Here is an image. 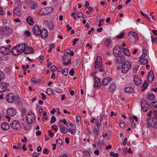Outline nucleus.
<instances>
[{"label": "nucleus", "instance_id": "obj_49", "mask_svg": "<svg viewBox=\"0 0 157 157\" xmlns=\"http://www.w3.org/2000/svg\"><path fill=\"white\" fill-rule=\"evenodd\" d=\"M56 121V118L54 116H52L51 117V120L50 121V123H54Z\"/></svg>", "mask_w": 157, "mask_h": 157}, {"label": "nucleus", "instance_id": "obj_24", "mask_svg": "<svg viewBox=\"0 0 157 157\" xmlns=\"http://www.w3.org/2000/svg\"><path fill=\"white\" fill-rule=\"evenodd\" d=\"M53 90L54 91L56 92H57L60 93L62 92V90L58 87V85L56 84L54 85H53Z\"/></svg>", "mask_w": 157, "mask_h": 157}, {"label": "nucleus", "instance_id": "obj_37", "mask_svg": "<svg viewBox=\"0 0 157 157\" xmlns=\"http://www.w3.org/2000/svg\"><path fill=\"white\" fill-rule=\"evenodd\" d=\"M111 43V41L110 40L107 39L104 43V45L106 47H108L109 46Z\"/></svg>", "mask_w": 157, "mask_h": 157}, {"label": "nucleus", "instance_id": "obj_50", "mask_svg": "<svg viewBox=\"0 0 157 157\" xmlns=\"http://www.w3.org/2000/svg\"><path fill=\"white\" fill-rule=\"evenodd\" d=\"M25 34L26 35V37H29L31 36V33L28 30H26Z\"/></svg>", "mask_w": 157, "mask_h": 157}, {"label": "nucleus", "instance_id": "obj_10", "mask_svg": "<svg viewBox=\"0 0 157 157\" xmlns=\"http://www.w3.org/2000/svg\"><path fill=\"white\" fill-rule=\"evenodd\" d=\"M12 54L14 56H17L21 53L17 45L13 48L11 51Z\"/></svg>", "mask_w": 157, "mask_h": 157}, {"label": "nucleus", "instance_id": "obj_19", "mask_svg": "<svg viewBox=\"0 0 157 157\" xmlns=\"http://www.w3.org/2000/svg\"><path fill=\"white\" fill-rule=\"evenodd\" d=\"M94 87L98 88L100 87L101 85L100 79L97 77H95L94 78Z\"/></svg>", "mask_w": 157, "mask_h": 157}, {"label": "nucleus", "instance_id": "obj_64", "mask_svg": "<svg viewBox=\"0 0 157 157\" xmlns=\"http://www.w3.org/2000/svg\"><path fill=\"white\" fill-rule=\"evenodd\" d=\"M67 157V155L66 154H63L61 155H58L56 156V157Z\"/></svg>", "mask_w": 157, "mask_h": 157}, {"label": "nucleus", "instance_id": "obj_23", "mask_svg": "<svg viewBox=\"0 0 157 157\" xmlns=\"http://www.w3.org/2000/svg\"><path fill=\"white\" fill-rule=\"evenodd\" d=\"M139 58L140 59L139 61L142 64H146L148 62V60L146 58H143V57L142 58V56L139 57Z\"/></svg>", "mask_w": 157, "mask_h": 157}, {"label": "nucleus", "instance_id": "obj_36", "mask_svg": "<svg viewBox=\"0 0 157 157\" xmlns=\"http://www.w3.org/2000/svg\"><path fill=\"white\" fill-rule=\"evenodd\" d=\"M46 92L49 95H52L54 94V92L51 89L48 88L47 89Z\"/></svg>", "mask_w": 157, "mask_h": 157}, {"label": "nucleus", "instance_id": "obj_42", "mask_svg": "<svg viewBox=\"0 0 157 157\" xmlns=\"http://www.w3.org/2000/svg\"><path fill=\"white\" fill-rule=\"evenodd\" d=\"M119 57V58L120 59V61L121 63H123L124 61L125 58L124 56H120Z\"/></svg>", "mask_w": 157, "mask_h": 157}, {"label": "nucleus", "instance_id": "obj_38", "mask_svg": "<svg viewBox=\"0 0 157 157\" xmlns=\"http://www.w3.org/2000/svg\"><path fill=\"white\" fill-rule=\"evenodd\" d=\"M56 143L57 144L59 145V146H60L62 144L63 141L61 139H58L56 140Z\"/></svg>", "mask_w": 157, "mask_h": 157}, {"label": "nucleus", "instance_id": "obj_14", "mask_svg": "<svg viewBox=\"0 0 157 157\" xmlns=\"http://www.w3.org/2000/svg\"><path fill=\"white\" fill-rule=\"evenodd\" d=\"M17 46L21 53L23 52L25 54H27V53H28V52H27V51H25V49L27 46V45L25 44H21L17 45Z\"/></svg>", "mask_w": 157, "mask_h": 157}, {"label": "nucleus", "instance_id": "obj_51", "mask_svg": "<svg viewBox=\"0 0 157 157\" xmlns=\"http://www.w3.org/2000/svg\"><path fill=\"white\" fill-rule=\"evenodd\" d=\"M101 120H100L99 121H96V126H95V127H99V126H100L101 125Z\"/></svg>", "mask_w": 157, "mask_h": 157}, {"label": "nucleus", "instance_id": "obj_6", "mask_svg": "<svg viewBox=\"0 0 157 157\" xmlns=\"http://www.w3.org/2000/svg\"><path fill=\"white\" fill-rule=\"evenodd\" d=\"M10 125L11 128L15 130H19L21 128L20 123L17 121H13Z\"/></svg>", "mask_w": 157, "mask_h": 157}, {"label": "nucleus", "instance_id": "obj_3", "mask_svg": "<svg viewBox=\"0 0 157 157\" xmlns=\"http://www.w3.org/2000/svg\"><path fill=\"white\" fill-rule=\"evenodd\" d=\"M147 123L152 128H157V118L156 117H152L147 119Z\"/></svg>", "mask_w": 157, "mask_h": 157}, {"label": "nucleus", "instance_id": "obj_34", "mask_svg": "<svg viewBox=\"0 0 157 157\" xmlns=\"http://www.w3.org/2000/svg\"><path fill=\"white\" fill-rule=\"evenodd\" d=\"M124 50V53L127 56H129L130 55L129 50L127 48H123Z\"/></svg>", "mask_w": 157, "mask_h": 157}, {"label": "nucleus", "instance_id": "obj_35", "mask_svg": "<svg viewBox=\"0 0 157 157\" xmlns=\"http://www.w3.org/2000/svg\"><path fill=\"white\" fill-rule=\"evenodd\" d=\"M141 107H144L146 106H149L145 101L144 99H142L141 100Z\"/></svg>", "mask_w": 157, "mask_h": 157}, {"label": "nucleus", "instance_id": "obj_40", "mask_svg": "<svg viewBox=\"0 0 157 157\" xmlns=\"http://www.w3.org/2000/svg\"><path fill=\"white\" fill-rule=\"evenodd\" d=\"M125 35L124 33H122L121 35L116 36V38L117 39H121L124 38Z\"/></svg>", "mask_w": 157, "mask_h": 157}, {"label": "nucleus", "instance_id": "obj_25", "mask_svg": "<svg viewBox=\"0 0 157 157\" xmlns=\"http://www.w3.org/2000/svg\"><path fill=\"white\" fill-rule=\"evenodd\" d=\"M26 20L28 24L30 25H33L34 24L33 18L30 16H29L26 18Z\"/></svg>", "mask_w": 157, "mask_h": 157}, {"label": "nucleus", "instance_id": "obj_46", "mask_svg": "<svg viewBox=\"0 0 157 157\" xmlns=\"http://www.w3.org/2000/svg\"><path fill=\"white\" fill-rule=\"evenodd\" d=\"M31 7L32 9L35 10L37 8L38 6L35 3H33V4H32L31 6Z\"/></svg>", "mask_w": 157, "mask_h": 157}, {"label": "nucleus", "instance_id": "obj_8", "mask_svg": "<svg viewBox=\"0 0 157 157\" xmlns=\"http://www.w3.org/2000/svg\"><path fill=\"white\" fill-rule=\"evenodd\" d=\"M121 48L118 45L116 46L113 48V54L116 57H118L121 53L120 50Z\"/></svg>", "mask_w": 157, "mask_h": 157}, {"label": "nucleus", "instance_id": "obj_27", "mask_svg": "<svg viewBox=\"0 0 157 157\" xmlns=\"http://www.w3.org/2000/svg\"><path fill=\"white\" fill-rule=\"evenodd\" d=\"M38 14L41 16H43L47 15L45 8H42L38 12Z\"/></svg>", "mask_w": 157, "mask_h": 157}, {"label": "nucleus", "instance_id": "obj_52", "mask_svg": "<svg viewBox=\"0 0 157 157\" xmlns=\"http://www.w3.org/2000/svg\"><path fill=\"white\" fill-rule=\"evenodd\" d=\"M120 125L121 128H123L124 127L125 124L122 121H120Z\"/></svg>", "mask_w": 157, "mask_h": 157}, {"label": "nucleus", "instance_id": "obj_2", "mask_svg": "<svg viewBox=\"0 0 157 157\" xmlns=\"http://www.w3.org/2000/svg\"><path fill=\"white\" fill-rule=\"evenodd\" d=\"M128 39L132 43H136L139 40L137 34L134 32H131L128 33Z\"/></svg>", "mask_w": 157, "mask_h": 157}, {"label": "nucleus", "instance_id": "obj_15", "mask_svg": "<svg viewBox=\"0 0 157 157\" xmlns=\"http://www.w3.org/2000/svg\"><path fill=\"white\" fill-rule=\"evenodd\" d=\"M7 113L9 116L13 117L16 115V111L14 109L10 107L7 109Z\"/></svg>", "mask_w": 157, "mask_h": 157}, {"label": "nucleus", "instance_id": "obj_21", "mask_svg": "<svg viewBox=\"0 0 157 157\" xmlns=\"http://www.w3.org/2000/svg\"><path fill=\"white\" fill-rule=\"evenodd\" d=\"M40 36L42 38H46L48 36V33L45 29H43L40 31Z\"/></svg>", "mask_w": 157, "mask_h": 157}, {"label": "nucleus", "instance_id": "obj_18", "mask_svg": "<svg viewBox=\"0 0 157 157\" xmlns=\"http://www.w3.org/2000/svg\"><path fill=\"white\" fill-rule=\"evenodd\" d=\"M108 88L110 91L111 92L114 91L117 88L115 83L113 82H111L110 83Z\"/></svg>", "mask_w": 157, "mask_h": 157}, {"label": "nucleus", "instance_id": "obj_62", "mask_svg": "<svg viewBox=\"0 0 157 157\" xmlns=\"http://www.w3.org/2000/svg\"><path fill=\"white\" fill-rule=\"evenodd\" d=\"M56 69V67L55 65H52L51 67V70L53 71L54 72Z\"/></svg>", "mask_w": 157, "mask_h": 157}, {"label": "nucleus", "instance_id": "obj_30", "mask_svg": "<svg viewBox=\"0 0 157 157\" xmlns=\"http://www.w3.org/2000/svg\"><path fill=\"white\" fill-rule=\"evenodd\" d=\"M25 51H27V52H28V53H27V54L31 53H33V52L34 51V50L31 47L29 48L27 45L25 49Z\"/></svg>", "mask_w": 157, "mask_h": 157}, {"label": "nucleus", "instance_id": "obj_9", "mask_svg": "<svg viewBox=\"0 0 157 157\" xmlns=\"http://www.w3.org/2000/svg\"><path fill=\"white\" fill-rule=\"evenodd\" d=\"M33 33L37 36H40L41 30L38 25H34L33 27Z\"/></svg>", "mask_w": 157, "mask_h": 157}, {"label": "nucleus", "instance_id": "obj_53", "mask_svg": "<svg viewBox=\"0 0 157 157\" xmlns=\"http://www.w3.org/2000/svg\"><path fill=\"white\" fill-rule=\"evenodd\" d=\"M63 74L64 75H67L68 73V70L67 69H64L62 71Z\"/></svg>", "mask_w": 157, "mask_h": 157}, {"label": "nucleus", "instance_id": "obj_20", "mask_svg": "<svg viewBox=\"0 0 157 157\" xmlns=\"http://www.w3.org/2000/svg\"><path fill=\"white\" fill-rule=\"evenodd\" d=\"M154 78V75L152 70H150L148 75V80L150 82H151Z\"/></svg>", "mask_w": 157, "mask_h": 157}, {"label": "nucleus", "instance_id": "obj_56", "mask_svg": "<svg viewBox=\"0 0 157 157\" xmlns=\"http://www.w3.org/2000/svg\"><path fill=\"white\" fill-rule=\"evenodd\" d=\"M142 109H143V111L146 112L149 109V106H146L144 107H141Z\"/></svg>", "mask_w": 157, "mask_h": 157}, {"label": "nucleus", "instance_id": "obj_26", "mask_svg": "<svg viewBox=\"0 0 157 157\" xmlns=\"http://www.w3.org/2000/svg\"><path fill=\"white\" fill-rule=\"evenodd\" d=\"M13 13L17 16H20L21 12L20 8L17 7H16L13 11Z\"/></svg>", "mask_w": 157, "mask_h": 157}, {"label": "nucleus", "instance_id": "obj_32", "mask_svg": "<svg viewBox=\"0 0 157 157\" xmlns=\"http://www.w3.org/2000/svg\"><path fill=\"white\" fill-rule=\"evenodd\" d=\"M148 85V83L147 82V81L146 80L143 83V89H141L142 91H143L145 90L147 87Z\"/></svg>", "mask_w": 157, "mask_h": 157}, {"label": "nucleus", "instance_id": "obj_29", "mask_svg": "<svg viewBox=\"0 0 157 157\" xmlns=\"http://www.w3.org/2000/svg\"><path fill=\"white\" fill-rule=\"evenodd\" d=\"M93 130L94 132L95 133V135L98 136L99 134V127L94 126Z\"/></svg>", "mask_w": 157, "mask_h": 157}, {"label": "nucleus", "instance_id": "obj_45", "mask_svg": "<svg viewBox=\"0 0 157 157\" xmlns=\"http://www.w3.org/2000/svg\"><path fill=\"white\" fill-rule=\"evenodd\" d=\"M48 28L51 29H52L54 28V25L53 23L52 22H49L48 24Z\"/></svg>", "mask_w": 157, "mask_h": 157}, {"label": "nucleus", "instance_id": "obj_1", "mask_svg": "<svg viewBox=\"0 0 157 157\" xmlns=\"http://www.w3.org/2000/svg\"><path fill=\"white\" fill-rule=\"evenodd\" d=\"M12 32V29L9 27L0 26V33L4 36H8Z\"/></svg>", "mask_w": 157, "mask_h": 157}, {"label": "nucleus", "instance_id": "obj_58", "mask_svg": "<svg viewBox=\"0 0 157 157\" xmlns=\"http://www.w3.org/2000/svg\"><path fill=\"white\" fill-rule=\"evenodd\" d=\"M83 16V13L82 12H79L77 14V17L78 18H80Z\"/></svg>", "mask_w": 157, "mask_h": 157}, {"label": "nucleus", "instance_id": "obj_4", "mask_svg": "<svg viewBox=\"0 0 157 157\" xmlns=\"http://www.w3.org/2000/svg\"><path fill=\"white\" fill-rule=\"evenodd\" d=\"M131 64L130 61H126L122 66L121 72L122 73H126L129 69L131 68Z\"/></svg>", "mask_w": 157, "mask_h": 157}, {"label": "nucleus", "instance_id": "obj_5", "mask_svg": "<svg viewBox=\"0 0 157 157\" xmlns=\"http://www.w3.org/2000/svg\"><path fill=\"white\" fill-rule=\"evenodd\" d=\"M26 119L29 123L31 124L35 122V116L32 112H29L26 116Z\"/></svg>", "mask_w": 157, "mask_h": 157}, {"label": "nucleus", "instance_id": "obj_31", "mask_svg": "<svg viewBox=\"0 0 157 157\" xmlns=\"http://www.w3.org/2000/svg\"><path fill=\"white\" fill-rule=\"evenodd\" d=\"M45 9L46 13H47V15L52 13L53 11V8L51 7H47Z\"/></svg>", "mask_w": 157, "mask_h": 157}, {"label": "nucleus", "instance_id": "obj_16", "mask_svg": "<svg viewBox=\"0 0 157 157\" xmlns=\"http://www.w3.org/2000/svg\"><path fill=\"white\" fill-rule=\"evenodd\" d=\"M112 80V78L109 77L105 78L102 79V84L104 86H107Z\"/></svg>", "mask_w": 157, "mask_h": 157}, {"label": "nucleus", "instance_id": "obj_17", "mask_svg": "<svg viewBox=\"0 0 157 157\" xmlns=\"http://www.w3.org/2000/svg\"><path fill=\"white\" fill-rule=\"evenodd\" d=\"M134 81L135 84L136 86L140 85L142 82V80L136 75H135L134 76Z\"/></svg>", "mask_w": 157, "mask_h": 157}, {"label": "nucleus", "instance_id": "obj_59", "mask_svg": "<svg viewBox=\"0 0 157 157\" xmlns=\"http://www.w3.org/2000/svg\"><path fill=\"white\" fill-rule=\"evenodd\" d=\"M74 70L73 68H72L70 71L69 74L71 76H73L74 75Z\"/></svg>", "mask_w": 157, "mask_h": 157}, {"label": "nucleus", "instance_id": "obj_12", "mask_svg": "<svg viewBox=\"0 0 157 157\" xmlns=\"http://www.w3.org/2000/svg\"><path fill=\"white\" fill-rule=\"evenodd\" d=\"M0 52L5 55H9L10 52V51L8 48L3 46L0 48Z\"/></svg>", "mask_w": 157, "mask_h": 157}, {"label": "nucleus", "instance_id": "obj_48", "mask_svg": "<svg viewBox=\"0 0 157 157\" xmlns=\"http://www.w3.org/2000/svg\"><path fill=\"white\" fill-rule=\"evenodd\" d=\"M143 51V53L142 54V55L141 56L142 57H143V58L144 57L146 56L147 55V51L145 49H143L142 50Z\"/></svg>", "mask_w": 157, "mask_h": 157}, {"label": "nucleus", "instance_id": "obj_11", "mask_svg": "<svg viewBox=\"0 0 157 157\" xmlns=\"http://www.w3.org/2000/svg\"><path fill=\"white\" fill-rule=\"evenodd\" d=\"M102 60L101 57L100 56H98L97 57L96 61H95V68L96 69L101 66Z\"/></svg>", "mask_w": 157, "mask_h": 157}, {"label": "nucleus", "instance_id": "obj_41", "mask_svg": "<svg viewBox=\"0 0 157 157\" xmlns=\"http://www.w3.org/2000/svg\"><path fill=\"white\" fill-rule=\"evenodd\" d=\"M140 12L141 14L143 15L145 18H146L148 21H151L150 18L146 14L144 13L143 12L141 11H140Z\"/></svg>", "mask_w": 157, "mask_h": 157}, {"label": "nucleus", "instance_id": "obj_61", "mask_svg": "<svg viewBox=\"0 0 157 157\" xmlns=\"http://www.w3.org/2000/svg\"><path fill=\"white\" fill-rule=\"evenodd\" d=\"M59 122H63V123L65 124H67V121H66V119L65 118L63 119L62 120H59Z\"/></svg>", "mask_w": 157, "mask_h": 157}, {"label": "nucleus", "instance_id": "obj_44", "mask_svg": "<svg viewBox=\"0 0 157 157\" xmlns=\"http://www.w3.org/2000/svg\"><path fill=\"white\" fill-rule=\"evenodd\" d=\"M147 97L148 99L149 100H153L154 98L155 97L154 94H148L147 96Z\"/></svg>", "mask_w": 157, "mask_h": 157}, {"label": "nucleus", "instance_id": "obj_57", "mask_svg": "<svg viewBox=\"0 0 157 157\" xmlns=\"http://www.w3.org/2000/svg\"><path fill=\"white\" fill-rule=\"evenodd\" d=\"M48 133L49 136L51 137H52L54 136V134L50 130L48 131Z\"/></svg>", "mask_w": 157, "mask_h": 157}, {"label": "nucleus", "instance_id": "obj_7", "mask_svg": "<svg viewBox=\"0 0 157 157\" xmlns=\"http://www.w3.org/2000/svg\"><path fill=\"white\" fill-rule=\"evenodd\" d=\"M15 96L14 94L12 93H9L6 97V100L10 103L13 102L15 100Z\"/></svg>", "mask_w": 157, "mask_h": 157}, {"label": "nucleus", "instance_id": "obj_39", "mask_svg": "<svg viewBox=\"0 0 157 157\" xmlns=\"http://www.w3.org/2000/svg\"><path fill=\"white\" fill-rule=\"evenodd\" d=\"M94 142L97 145H100L101 142L100 139L97 137H95L94 139Z\"/></svg>", "mask_w": 157, "mask_h": 157}, {"label": "nucleus", "instance_id": "obj_54", "mask_svg": "<svg viewBox=\"0 0 157 157\" xmlns=\"http://www.w3.org/2000/svg\"><path fill=\"white\" fill-rule=\"evenodd\" d=\"M151 41L153 44L154 41L157 43V38L156 37H154L152 35L151 36Z\"/></svg>", "mask_w": 157, "mask_h": 157}, {"label": "nucleus", "instance_id": "obj_28", "mask_svg": "<svg viewBox=\"0 0 157 157\" xmlns=\"http://www.w3.org/2000/svg\"><path fill=\"white\" fill-rule=\"evenodd\" d=\"M124 91L126 93H132L134 91L133 88L132 87H127L125 88Z\"/></svg>", "mask_w": 157, "mask_h": 157}, {"label": "nucleus", "instance_id": "obj_22", "mask_svg": "<svg viewBox=\"0 0 157 157\" xmlns=\"http://www.w3.org/2000/svg\"><path fill=\"white\" fill-rule=\"evenodd\" d=\"M1 127L2 130L6 131L9 129L10 125L7 123L4 122L2 123Z\"/></svg>", "mask_w": 157, "mask_h": 157}, {"label": "nucleus", "instance_id": "obj_55", "mask_svg": "<svg viewBox=\"0 0 157 157\" xmlns=\"http://www.w3.org/2000/svg\"><path fill=\"white\" fill-rule=\"evenodd\" d=\"M43 115L44 116V119L47 120L48 119V117H46L47 116V113L45 111H44V112H43Z\"/></svg>", "mask_w": 157, "mask_h": 157}, {"label": "nucleus", "instance_id": "obj_13", "mask_svg": "<svg viewBox=\"0 0 157 157\" xmlns=\"http://www.w3.org/2000/svg\"><path fill=\"white\" fill-rule=\"evenodd\" d=\"M6 82H0V93H2L6 91L7 89Z\"/></svg>", "mask_w": 157, "mask_h": 157}, {"label": "nucleus", "instance_id": "obj_63", "mask_svg": "<svg viewBox=\"0 0 157 157\" xmlns=\"http://www.w3.org/2000/svg\"><path fill=\"white\" fill-rule=\"evenodd\" d=\"M152 105L154 107L157 108V101L153 102Z\"/></svg>", "mask_w": 157, "mask_h": 157}, {"label": "nucleus", "instance_id": "obj_60", "mask_svg": "<svg viewBox=\"0 0 157 157\" xmlns=\"http://www.w3.org/2000/svg\"><path fill=\"white\" fill-rule=\"evenodd\" d=\"M79 39L78 38H76L73 41V46L75 45L77 43V42L78 41Z\"/></svg>", "mask_w": 157, "mask_h": 157}, {"label": "nucleus", "instance_id": "obj_33", "mask_svg": "<svg viewBox=\"0 0 157 157\" xmlns=\"http://www.w3.org/2000/svg\"><path fill=\"white\" fill-rule=\"evenodd\" d=\"M6 76L2 71L0 70V82L6 79Z\"/></svg>", "mask_w": 157, "mask_h": 157}, {"label": "nucleus", "instance_id": "obj_47", "mask_svg": "<svg viewBox=\"0 0 157 157\" xmlns=\"http://www.w3.org/2000/svg\"><path fill=\"white\" fill-rule=\"evenodd\" d=\"M61 132L63 134L66 133L67 132V129L65 127H63L60 130Z\"/></svg>", "mask_w": 157, "mask_h": 157}, {"label": "nucleus", "instance_id": "obj_43", "mask_svg": "<svg viewBox=\"0 0 157 157\" xmlns=\"http://www.w3.org/2000/svg\"><path fill=\"white\" fill-rule=\"evenodd\" d=\"M71 64V58H70L68 59V61L67 62H66V61H64L63 62V64L65 66H66L67 65H69Z\"/></svg>", "mask_w": 157, "mask_h": 157}]
</instances>
